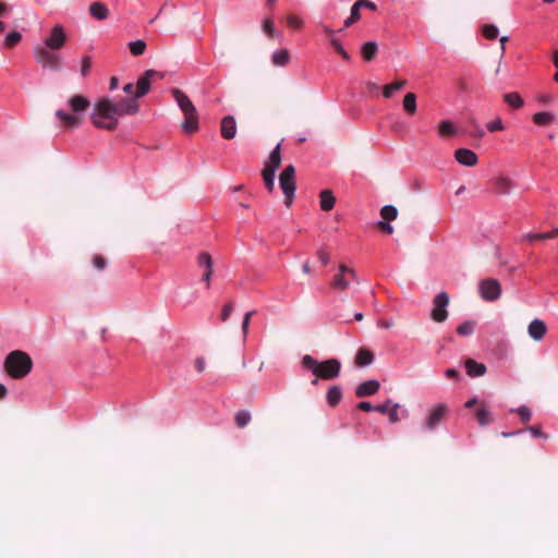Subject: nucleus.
Here are the masks:
<instances>
[{"mask_svg": "<svg viewBox=\"0 0 558 558\" xmlns=\"http://www.w3.org/2000/svg\"><path fill=\"white\" fill-rule=\"evenodd\" d=\"M137 98L126 97L114 102L109 98L99 99L92 113V122L96 128L113 131L117 129L119 117L134 116L140 111Z\"/></svg>", "mask_w": 558, "mask_h": 558, "instance_id": "obj_1", "label": "nucleus"}, {"mask_svg": "<svg viewBox=\"0 0 558 558\" xmlns=\"http://www.w3.org/2000/svg\"><path fill=\"white\" fill-rule=\"evenodd\" d=\"M33 368V360L24 351L14 350L4 360V369L14 379L26 377Z\"/></svg>", "mask_w": 558, "mask_h": 558, "instance_id": "obj_2", "label": "nucleus"}, {"mask_svg": "<svg viewBox=\"0 0 558 558\" xmlns=\"http://www.w3.org/2000/svg\"><path fill=\"white\" fill-rule=\"evenodd\" d=\"M302 366L320 379L330 380L339 376L341 371V363L337 359H329L324 362L316 361L311 355L302 357Z\"/></svg>", "mask_w": 558, "mask_h": 558, "instance_id": "obj_3", "label": "nucleus"}, {"mask_svg": "<svg viewBox=\"0 0 558 558\" xmlns=\"http://www.w3.org/2000/svg\"><path fill=\"white\" fill-rule=\"evenodd\" d=\"M172 95L184 114L182 129L187 134H193L198 130V113L189 98V96L179 88L172 89Z\"/></svg>", "mask_w": 558, "mask_h": 558, "instance_id": "obj_4", "label": "nucleus"}, {"mask_svg": "<svg viewBox=\"0 0 558 558\" xmlns=\"http://www.w3.org/2000/svg\"><path fill=\"white\" fill-rule=\"evenodd\" d=\"M34 58L45 69L59 71L62 68L60 56L45 46H36L34 48Z\"/></svg>", "mask_w": 558, "mask_h": 558, "instance_id": "obj_5", "label": "nucleus"}, {"mask_svg": "<svg viewBox=\"0 0 558 558\" xmlns=\"http://www.w3.org/2000/svg\"><path fill=\"white\" fill-rule=\"evenodd\" d=\"M279 184L286 197V205L289 207L292 203L295 192V168L292 165L287 166L279 175Z\"/></svg>", "mask_w": 558, "mask_h": 558, "instance_id": "obj_6", "label": "nucleus"}, {"mask_svg": "<svg viewBox=\"0 0 558 558\" xmlns=\"http://www.w3.org/2000/svg\"><path fill=\"white\" fill-rule=\"evenodd\" d=\"M356 274L352 268L340 265L339 272L336 274L331 281V287L337 291H344L350 287L351 281L355 280Z\"/></svg>", "mask_w": 558, "mask_h": 558, "instance_id": "obj_7", "label": "nucleus"}, {"mask_svg": "<svg viewBox=\"0 0 558 558\" xmlns=\"http://www.w3.org/2000/svg\"><path fill=\"white\" fill-rule=\"evenodd\" d=\"M478 291L481 296L487 302H494L501 295L500 283L493 278L484 279L478 284Z\"/></svg>", "mask_w": 558, "mask_h": 558, "instance_id": "obj_8", "label": "nucleus"}, {"mask_svg": "<svg viewBox=\"0 0 558 558\" xmlns=\"http://www.w3.org/2000/svg\"><path fill=\"white\" fill-rule=\"evenodd\" d=\"M432 318L437 323H442L448 317L446 307L449 304V295L446 292L438 293L433 301Z\"/></svg>", "mask_w": 558, "mask_h": 558, "instance_id": "obj_9", "label": "nucleus"}, {"mask_svg": "<svg viewBox=\"0 0 558 558\" xmlns=\"http://www.w3.org/2000/svg\"><path fill=\"white\" fill-rule=\"evenodd\" d=\"M66 39L68 37L64 28L59 24L54 25L49 36L45 39V47L52 50H59L65 45Z\"/></svg>", "mask_w": 558, "mask_h": 558, "instance_id": "obj_10", "label": "nucleus"}, {"mask_svg": "<svg viewBox=\"0 0 558 558\" xmlns=\"http://www.w3.org/2000/svg\"><path fill=\"white\" fill-rule=\"evenodd\" d=\"M155 76H161L155 70H147L144 74L138 78L135 90V98L144 97L150 89L151 78Z\"/></svg>", "mask_w": 558, "mask_h": 558, "instance_id": "obj_11", "label": "nucleus"}, {"mask_svg": "<svg viewBox=\"0 0 558 558\" xmlns=\"http://www.w3.org/2000/svg\"><path fill=\"white\" fill-rule=\"evenodd\" d=\"M448 409L446 404H438L436 408H434L425 421V427L428 430L435 429L440 422L444 420L445 414L447 413Z\"/></svg>", "mask_w": 558, "mask_h": 558, "instance_id": "obj_12", "label": "nucleus"}, {"mask_svg": "<svg viewBox=\"0 0 558 558\" xmlns=\"http://www.w3.org/2000/svg\"><path fill=\"white\" fill-rule=\"evenodd\" d=\"M197 264L199 267L204 268L202 281L206 282L207 288H209V281L214 272V262L210 254L207 252L199 253Z\"/></svg>", "mask_w": 558, "mask_h": 558, "instance_id": "obj_13", "label": "nucleus"}, {"mask_svg": "<svg viewBox=\"0 0 558 558\" xmlns=\"http://www.w3.org/2000/svg\"><path fill=\"white\" fill-rule=\"evenodd\" d=\"M454 158L460 165L465 167H474L478 161L477 155L468 148L457 149L454 151Z\"/></svg>", "mask_w": 558, "mask_h": 558, "instance_id": "obj_14", "label": "nucleus"}, {"mask_svg": "<svg viewBox=\"0 0 558 558\" xmlns=\"http://www.w3.org/2000/svg\"><path fill=\"white\" fill-rule=\"evenodd\" d=\"M527 333L534 341H541L547 333V326L542 319L535 318L529 324Z\"/></svg>", "mask_w": 558, "mask_h": 558, "instance_id": "obj_15", "label": "nucleus"}, {"mask_svg": "<svg viewBox=\"0 0 558 558\" xmlns=\"http://www.w3.org/2000/svg\"><path fill=\"white\" fill-rule=\"evenodd\" d=\"M379 387H380L379 381H377L375 379L366 380L356 387L355 396L357 398H365V397L373 396L378 392Z\"/></svg>", "mask_w": 558, "mask_h": 558, "instance_id": "obj_16", "label": "nucleus"}, {"mask_svg": "<svg viewBox=\"0 0 558 558\" xmlns=\"http://www.w3.org/2000/svg\"><path fill=\"white\" fill-rule=\"evenodd\" d=\"M221 136L226 140H232L236 135V122L233 116H226L220 123Z\"/></svg>", "mask_w": 558, "mask_h": 558, "instance_id": "obj_17", "label": "nucleus"}, {"mask_svg": "<svg viewBox=\"0 0 558 558\" xmlns=\"http://www.w3.org/2000/svg\"><path fill=\"white\" fill-rule=\"evenodd\" d=\"M494 191L499 195H507L511 193L514 187V182L505 175H498L493 180Z\"/></svg>", "mask_w": 558, "mask_h": 558, "instance_id": "obj_18", "label": "nucleus"}, {"mask_svg": "<svg viewBox=\"0 0 558 558\" xmlns=\"http://www.w3.org/2000/svg\"><path fill=\"white\" fill-rule=\"evenodd\" d=\"M281 165V144L279 143L270 153L268 160L265 163L264 171L276 173Z\"/></svg>", "mask_w": 558, "mask_h": 558, "instance_id": "obj_19", "label": "nucleus"}, {"mask_svg": "<svg viewBox=\"0 0 558 558\" xmlns=\"http://www.w3.org/2000/svg\"><path fill=\"white\" fill-rule=\"evenodd\" d=\"M56 117L61 121L62 125L66 129H75L82 123V119L74 113H68L63 110H57Z\"/></svg>", "mask_w": 558, "mask_h": 558, "instance_id": "obj_20", "label": "nucleus"}, {"mask_svg": "<svg viewBox=\"0 0 558 558\" xmlns=\"http://www.w3.org/2000/svg\"><path fill=\"white\" fill-rule=\"evenodd\" d=\"M88 11H89L90 16L97 21H105L109 16L108 8L106 7L105 3L100 2V1L92 2Z\"/></svg>", "mask_w": 558, "mask_h": 558, "instance_id": "obj_21", "label": "nucleus"}, {"mask_svg": "<svg viewBox=\"0 0 558 558\" xmlns=\"http://www.w3.org/2000/svg\"><path fill=\"white\" fill-rule=\"evenodd\" d=\"M89 105V100L83 95H74L69 99V106L74 113L86 111Z\"/></svg>", "mask_w": 558, "mask_h": 558, "instance_id": "obj_22", "label": "nucleus"}, {"mask_svg": "<svg viewBox=\"0 0 558 558\" xmlns=\"http://www.w3.org/2000/svg\"><path fill=\"white\" fill-rule=\"evenodd\" d=\"M474 415L480 426H487L493 423V416L486 403H481Z\"/></svg>", "mask_w": 558, "mask_h": 558, "instance_id": "obj_23", "label": "nucleus"}, {"mask_svg": "<svg viewBox=\"0 0 558 558\" xmlns=\"http://www.w3.org/2000/svg\"><path fill=\"white\" fill-rule=\"evenodd\" d=\"M465 369L469 376L480 377L486 373V366L483 363H478L473 359H468L464 363Z\"/></svg>", "mask_w": 558, "mask_h": 558, "instance_id": "obj_24", "label": "nucleus"}, {"mask_svg": "<svg viewBox=\"0 0 558 558\" xmlns=\"http://www.w3.org/2000/svg\"><path fill=\"white\" fill-rule=\"evenodd\" d=\"M373 361H374V353L367 348H360L355 355L354 363L359 367H364V366L372 364Z\"/></svg>", "mask_w": 558, "mask_h": 558, "instance_id": "obj_25", "label": "nucleus"}, {"mask_svg": "<svg viewBox=\"0 0 558 558\" xmlns=\"http://www.w3.org/2000/svg\"><path fill=\"white\" fill-rule=\"evenodd\" d=\"M408 85V81L404 78L396 80L391 84H387L383 87V96L385 98H391L396 92L403 89Z\"/></svg>", "mask_w": 558, "mask_h": 558, "instance_id": "obj_26", "label": "nucleus"}, {"mask_svg": "<svg viewBox=\"0 0 558 558\" xmlns=\"http://www.w3.org/2000/svg\"><path fill=\"white\" fill-rule=\"evenodd\" d=\"M319 204L320 208L324 211H330L336 204V197L333 196L332 192L330 190H324L319 194Z\"/></svg>", "mask_w": 558, "mask_h": 558, "instance_id": "obj_27", "label": "nucleus"}, {"mask_svg": "<svg viewBox=\"0 0 558 558\" xmlns=\"http://www.w3.org/2000/svg\"><path fill=\"white\" fill-rule=\"evenodd\" d=\"M438 135L440 137H452L457 135V129L453 123L449 120H442L438 124Z\"/></svg>", "mask_w": 558, "mask_h": 558, "instance_id": "obj_28", "label": "nucleus"}, {"mask_svg": "<svg viewBox=\"0 0 558 558\" xmlns=\"http://www.w3.org/2000/svg\"><path fill=\"white\" fill-rule=\"evenodd\" d=\"M326 399H327V403L331 407V408H335L337 407L341 399H342V390L339 386H332L328 389L327 391V395H326Z\"/></svg>", "mask_w": 558, "mask_h": 558, "instance_id": "obj_29", "label": "nucleus"}, {"mask_svg": "<svg viewBox=\"0 0 558 558\" xmlns=\"http://www.w3.org/2000/svg\"><path fill=\"white\" fill-rule=\"evenodd\" d=\"M504 101L513 109H520L524 105L522 97L515 92L504 94Z\"/></svg>", "mask_w": 558, "mask_h": 558, "instance_id": "obj_30", "label": "nucleus"}, {"mask_svg": "<svg viewBox=\"0 0 558 558\" xmlns=\"http://www.w3.org/2000/svg\"><path fill=\"white\" fill-rule=\"evenodd\" d=\"M271 60H272L274 65L284 66L290 61V53L287 49H281V50L275 51L271 56Z\"/></svg>", "mask_w": 558, "mask_h": 558, "instance_id": "obj_31", "label": "nucleus"}, {"mask_svg": "<svg viewBox=\"0 0 558 558\" xmlns=\"http://www.w3.org/2000/svg\"><path fill=\"white\" fill-rule=\"evenodd\" d=\"M403 109L409 116H413L416 112V95L414 93H408L403 98Z\"/></svg>", "mask_w": 558, "mask_h": 558, "instance_id": "obj_32", "label": "nucleus"}, {"mask_svg": "<svg viewBox=\"0 0 558 558\" xmlns=\"http://www.w3.org/2000/svg\"><path fill=\"white\" fill-rule=\"evenodd\" d=\"M377 44L374 41H367L362 46V56L365 61H372L377 53Z\"/></svg>", "mask_w": 558, "mask_h": 558, "instance_id": "obj_33", "label": "nucleus"}, {"mask_svg": "<svg viewBox=\"0 0 558 558\" xmlns=\"http://www.w3.org/2000/svg\"><path fill=\"white\" fill-rule=\"evenodd\" d=\"M533 121L537 125H547L554 121V114L550 112H537L533 116Z\"/></svg>", "mask_w": 558, "mask_h": 558, "instance_id": "obj_34", "label": "nucleus"}, {"mask_svg": "<svg viewBox=\"0 0 558 558\" xmlns=\"http://www.w3.org/2000/svg\"><path fill=\"white\" fill-rule=\"evenodd\" d=\"M251 413L246 410H241L235 413L234 421L238 427L243 428L251 422Z\"/></svg>", "mask_w": 558, "mask_h": 558, "instance_id": "obj_35", "label": "nucleus"}, {"mask_svg": "<svg viewBox=\"0 0 558 558\" xmlns=\"http://www.w3.org/2000/svg\"><path fill=\"white\" fill-rule=\"evenodd\" d=\"M380 216L386 221H392L397 219L398 209L392 205H386L380 209Z\"/></svg>", "mask_w": 558, "mask_h": 558, "instance_id": "obj_36", "label": "nucleus"}, {"mask_svg": "<svg viewBox=\"0 0 558 558\" xmlns=\"http://www.w3.org/2000/svg\"><path fill=\"white\" fill-rule=\"evenodd\" d=\"M130 52L135 56H142L146 50V43L142 39L129 43Z\"/></svg>", "mask_w": 558, "mask_h": 558, "instance_id": "obj_37", "label": "nucleus"}, {"mask_svg": "<svg viewBox=\"0 0 558 558\" xmlns=\"http://www.w3.org/2000/svg\"><path fill=\"white\" fill-rule=\"evenodd\" d=\"M474 327H475V323L472 322V320H466L464 323H462L461 325L458 326L457 328V332L458 335L460 336H470L473 333L474 331Z\"/></svg>", "mask_w": 558, "mask_h": 558, "instance_id": "obj_38", "label": "nucleus"}, {"mask_svg": "<svg viewBox=\"0 0 558 558\" xmlns=\"http://www.w3.org/2000/svg\"><path fill=\"white\" fill-rule=\"evenodd\" d=\"M22 39V35L19 32H11L7 35L4 45L7 48H13Z\"/></svg>", "mask_w": 558, "mask_h": 558, "instance_id": "obj_39", "label": "nucleus"}, {"mask_svg": "<svg viewBox=\"0 0 558 558\" xmlns=\"http://www.w3.org/2000/svg\"><path fill=\"white\" fill-rule=\"evenodd\" d=\"M483 35L488 40H494L498 36V28L493 24H486L483 26Z\"/></svg>", "mask_w": 558, "mask_h": 558, "instance_id": "obj_40", "label": "nucleus"}, {"mask_svg": "<svg viewBox=\"0 0 558 558\" xmlns=\"http://www.w3.org/2000/svg\"><path fill=\"white\" fill-rule=\"evenodd\" d=\"M265 185L269 192H272L275 189V175L276 173L270 171H264L262 172Z\"/></svg>", "mask_w": 558, "mask_h": 558, "instance_id": "obj_41", "label": "nucleus"}, {"mask_svg": "<svg viewBox=\"0 0 558 558\" xmlns=\"http://www.w3.org/2000/svg\"><path fill=\"white\" fill-rule=\"evenodd\" d=\"M532 238H538L539 240H549L554 239L551 231L545 233H527L522 236V241H527L532 243Z\"/></svg>", "mask_w": 558, "mask_h": 558, "instance_id": "obj_42", "label": "nucleus"}, {"mask_svg": "<svg viewBox=\"0 0 558 558\" xmlns=\"http://www.w3.org/2000/svg\"><path fill=\"white\" fill-rule=\"evenodd\" d=\"M287 25L294 29H300L303 26V21L293 14L287 16Z\"/></svg>", "mask_w": 558, "mask_h": 558, "instance_id": "obj_43", "label": "nucleus"}, {"mask_svg": "<svg viewBox=\"0 0 558 558\" xmlns=\"http://www.w3.org/2000/svg\"><path fill=\"white\" fill-rule=\"evenodd\" d=\"M90 69H92V57H89V56L83 57L82 64H81V75L83 77H86L89 74Z\"/></svg>", "mask_w": 558, "mask_h": 558, "instance_id": "obj_44", "label": "nucleus"}, {"mask_svg": "<svg viewBox=\"0 0 558 558\" xmlns=\"http://www.w3.org/2000/svg\"><path fill=\"white\" fill-rule=\"evenodd\" d=\"M330 44L335 48V50L345 60L350 59L349 53L343 49L340 41L336 38H330Z\"/></svg>", "mask_w": 558, "mask_h": 558, "instance_id": "obj_45", "label": "nucleus"}, {"mask_svg": "<svg viewBox=\"0 0 558 558\" xmlns=\"http://www.w3.org/2000/svg\"><path fill=\"white\" fill-rule=\"evenodd\" d=\"M399 409H400L399 403H395L391 405V409L388 412V417H389L390 423L395 424L400 421Z\"/></svg>", "mask_w": 558, "mask_h": 558, "instance_id": "obj_46", "label": "nucleus"}, {"mask_svg": "<svg viewBox=\"0 0 558 558\" xmlns=\"http://www.w3.org/2000/svg\"><path fill=\"white\" fill-rule=\"evenodd\" d=\"M263 31L269 36V37H275L276 36V31H275V26H274V22L271 19H266L264 22H263Z\"/></svg>", "mask_w": 558, "mask_h": 558, "instance_id": "obj_47", "label": "nucleus"}, {"mask_svg": "<svg viewBox=\"0 0 558 558\" xmlns=\"http://www.w3.org/2000/svg\"><path fill=\"white\" fill-rule=\"evenodd\" d=\"M517 413L519 414V416L523 423H527L531 420L532 414H531L530 409L526 405H521L517 410Z\"/></svg>", "mask_w": 558, "mask_h": 558, "instance_id": "obj_48", "label": "nucleus"}, {"mask_svg": "<svg viewBox=\"0 0 558 558\" xmlns=\"http://www.w3.org/2000/svg\"><path fill=\"white\" fill-rule=\"evenodd\" d=\"M504 129H505V125L500 118H497L494 121H490L489 123H487V130L489 132L502 131Z\"/></svg>", "mask_w": 558, "mask_h": 558, "instance_id": "obj_49", "label": "nucleus"}, {"mask_svg": "<svg viewBox=\"0 0 558 558\" xmlns=\"http://www.w3.org/2000/svg\"><path fill=\"white\" fill-rule=\"evenodd\" d=\"M255 314V311H250L247 312L245 315H244V318H243V322H242V332H243V336L244 338L246 337L247 335V331H248V326H250V322H251V318L252 316Z\"/></svg>", "mask_w": 558, "mask_h": 558, "instance_id": "obj_50", "label": "nucleus"}, {"mask_svg": "<svg viewBox=\"0 0 558 558\" xmlns=\"http://www.w3.org/2000/svg\"><path fill=\"white\" fill-rule=\"evenodd\" d=\"M93 265H94V267H95L96 269H98V270H102V269H105V268H106V266H107V260H106V258H105L104 256H101V255H95V256L93 257Z\"/></svg>", "mask_w": 558, "mask_h": 558, "instance_id": "obj_51", "label": "nucleus"}, {"mask_svg": "<svg viewBox=\"0 0 558 558\" xmlns=\"http://www.w3.org/2000/svg\"><path fill=\"white\" fill-rule=\"evenodd\" d=\"M395 404L391 399H388L383 404H378L374 408V411H377L381 414H388L389 410L391 409V405Z\"/></svg>", "mask_w": 558, "mask_h": 558, "instance_id": "obj_52", "label": "nucleus"}, {"mask_svg": "<svg viewBox=\"0 0 558 558\" xmlns=\"http://www.w3.org/2000/svg\"><path fill=\"white\" fill-rule=\"evenodd\" d=\"M232 311H233V303L232 302L227 303L223 306L222 312H221V320L227 322L229 319Z\"/></svg>", "mask_w": 558, "mask_h": 558, "instance_id": "obj_53", "label": "nucleus"}, {"mask_svg": "<svg viewBox=\"0 0 558 558\" xmlns=\"http://www.w3.org/2000/svg\"><path fill=\"white\" fill-rule=\"evenodd\" d=\"M377 228L388 234H391L393 232V227L388 223V221H379L377 222Z\"/></svg>", "mask_w": 558, "mask_h": 558, "instance_id": "obj_54", "label": "nucleus"}, {"mask_svg": "<svg viewBox=\"0 0 558 558\" xmlns=\"http://www.w3.org/2000/svg\"><path fill=\"white\" fill-rule=\"evenodd\" d=\"M470 123L474 129V136L476 137H483L485 135L484 130L477 124V122L474 119H470Z\"/></svg>", "mask_w": 558, "mask_h": 558, "instance_id": "obj_55", "label": "nucleus"}, {"mask_svg": "<svg viewBox=\"0 0 558 558\" xmlns=\"http://www.w3.org/2000/svg\"><path fill=\"white\" fill-rule=\"evenodd\" d=\"M317 256L324 266L328 265V263L330 260V256H329L328 252H326L325 250L322 248L317 252Z\"/></svg>", "mask_w": 558, "mask_h": 558, "instance_id": "obj_56", "label": "nucleus"}, {"mask_svg": "<svg viewBox=\"0 0 558 558\" xmlns=\"http://www.w3.org/2000/svg\"><path fill=\"white\" fill-rule=\"evenodd\" d=\"M357 7L367 8L369 10L375 11L377 9L376 4L369 0H357Z\"/></svg>", "mask_w": 558, "mask_h": 558, "instance_id": "obj_57", "label": "nucleus"}, {"mask_svg": "<svg viewBox=\"0 0 558 558\" xmlns=\"http://www.w3.org/2000/svg\"><path fill=\"white\" fill-rule=\"evenodd\" d=\"M123 90L130 97L135 98L136 86L134 84H132V83L125 84L123 87Z\"/></svg>", "mask_w": 558, "mask_h": 558, "instance_id": "obj_58", "label": "nucleus"}, {"mask_svg": "<svg viewBox=\"0 0 558 558\" xmlns=\"http://www.w3.org/2000/svg\"><path fill=\"white\" fill-rule=\"evenodd\" d=\"M360 7H357V2H355L352 8H351V17L354 19L356 22L360 20L361 17V14H360Z\"/></svg>", "mask_w": 558, "mask_h": 558, "instance_id": "obj_59", "label": "nucleus"}, {"mask_svg": "<svg viewBox=\"0 0 558 558\" xmlns=\"http://www.w3.org/2000/svg\"><path fill=\"white\" fill-rule=\"evenodd\" d=\"M357 408L361 410V411H365V412H369V411H373L375 407H373L369 402L367 401H362L357 404Z\"/></svg>", "mask_w": 558, "mask_h": 558, "instance_id": "obj_60", "label": "nucleus"}, {"mask_svg": "<svg viewBox=\"0 0 558 558\" xmlns=\"http://www.w3.org/2000/svg\"><path fill=\"white\" fill-rule=\"evenodd\" d=\"M481 403H483V402H482V401H478V399H477V398H472V399H470V400H468V401L465 402L464 407H465L466 409H472V408H474V407L478 408Z\"/></svg>", "mask_w": 558, "mask_h": 558, "instance_id": "obj_61", "label": "nucleus"}, {"mask_svg": "<svg viewBox=\"0 0 558 558\" xmlns=\"http://www.w3.org/2000/svg\"><path fill=\"white\" fill-rule=\"evenodd\" d=\"M365 86H366L367 90L369 93H372V94L373 93H377L378 89H379L378 85L376 83H374V82H371V81L366 82Z\"/></svg>", "mask_w": 558, "mask_h": 558, "instance_id": "obj_62", "label": "nucleus"}, {"mask_svg": "<svg viewBox=\"0 0 558 558\" xmlns=\"http://www.w3.org/2000/svg\"><path fill=\"white\" fill-rule=\"evenodd\" d=\"M195 367L198 372H203L205 369V360L203 357L196 359Z\"/></svg>", "mask_w": 558, "mask_h": 558, "instance_id": "obj_63", "label": "nucleus"}, {"mask_svg": "<svg viewBox=\"0 0 558 558\" xmlns=\"http://www.w3.org/2000/svg\"><path fill=\"white\" fill-rule=\"evenodd\" d=\"M529 430L534 437H541L543 435V433L538 426H530Z\"/></svg>", "mask_w": 558, "mask_h": 558, "instance_id": "obj_64", "label": "nucleus"}]
</instances>
